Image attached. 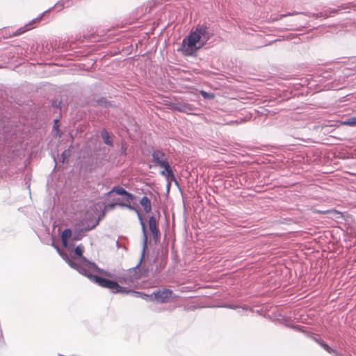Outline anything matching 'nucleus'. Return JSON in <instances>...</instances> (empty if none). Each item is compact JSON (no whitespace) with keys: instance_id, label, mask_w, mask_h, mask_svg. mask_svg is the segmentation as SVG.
I'll list each match as a JSON object with an SVG mask.
<instances>
[{"instance_id":"15","label":"nucleus","mask_w":356,"mask_h":356,"mask_svg":"<svg viewBox=\"0 0 356 356\" xmlns=\"http://www.w3.org/2000/svg\"><path fill=\"white\" fill-rule=\"evenodd\" d=\"M200 94L204 99H213L215 97V95L213 93H209L204 90H201Z\"/></svg>"},{"instance_id":"1","label":"nucleus","mask_w":356,"mask_h":356,"mask_svg":"<svg viewBox=\"0 0 356 356\" xmlns=\"http://www.w3.org/2000/svg\"><path fill=\"white\" fill-rule=\"evenodd\" d=\"M211 35L206 26L197 27L195 31H191L189 35L182 42V51L185 56L193 55L200 49Z\"/></svg>"},{"instance_id":"3","label":"nucleus","mask_w":356,"mask_h":356,"mask_svg":"<svg viewBox=\"0 0 356 356\" xmlns=\"http://www.w3.org/2000/svg\"><path fill=\"white\" fill-rule=\"evenodd\" d=\"M113 193H116L118 195H120L124 196L126 203L113 204L109 205L110 208H111V209L114 208L115 206L117 205V204H118L120 206H122V207H127L129 208H131L130 204L133 201V200L134 199V196L131 193H129L128 191H127L123 188L119 187V186L118 187H114L112 190H111L108 193V195H110L111 194H112Z\"/></svg>"},{"instance_id":"14","label":"nucleus","mask_w":356,"mask_h":356,"mask_svg":"<svg viewBox=\"0 0 356 356\" xmlns=\"http://www.w3.org/2000/svg\"><path fill=\"white\" fill-rule=\"evenodd\" d=\"M58 251L60 254V256H62V257L67 261V263L72 267V268H76V265L72 261H71L66 254H63L59 249H58Z\"/></svg>"},{"instance_id":"4","label":"nucleus","mask_w":356,"mask_h":356,"mask_svg":"<svg viewBox=\"0 0 356 356\" xmlns=\"http://www.w3.org/2000/svg\"><path fill=\"white\" fill-rule=\"evenodd\" d=\"M95 280L99 286L107 288L113 293H121L124 291L123 288L115 281L98 276H95Z\"/></svg>"},{"instance_id":"10","label":"nucleus","mask_w":356,"mask_h":356,"mask_svg":"<svg viewBox=\"0 0 356 356\" xmlns=\"http://www.w3.org/2000/svg\"><path fill=\"white\" fill-rule=\"evenodd\" d=\"M72 236V231L70 229H65L63 230L61 234V241L64 246H67L68 240Z\"/></svg>"},{"instance_id":"19","label":"nucleus","mask_w":356,"mask_h":356,"mask_svg":"<svg viewBox=\"0 0 356 356\" xmlns=\"http://www.w3.org/2000/svg\"><path fill=\"white\" fill-rule=\"evenodd\" d=\"M69 154H70V152H69V151H65V152L62 154V157L63 158V161L65 160V159L66 158V156H67Z\"/></svg>"},{"instance_id":"5","label":"nucleus","mask_w":356,"mask_h":356,"mask_svg":"<svg viewBox=\"0 0 356 356\" xmlns=\"http://www.w3.org/2000/svg\"><path fill=\"white\" fill-rule=\"evenodd\" d=\"M147 271L143 270L139 266H137L133 268H130L127 270L126 277L129 282H133L138 280L143 277L147 276Z\"/></svg>"},{"instance_id":"9","label":"nucleus","mask_w":356,"mask_h":356,"mask_svg":"<svg viewBox=\"0 0 356 356\" xmlns=\"http://www.w3.org/2000/svg\"><path fill=\"white\" fill-rule=\"evenodd\" d=\"M314 340L329 353H334L337 356H342L341 354H339L336 350L326 344L323 340L317 339H315Z\"/></svg>"},{"instance_id":"12","label":"nucleus","mask_w":356,"mask_h":356,"mask_svg":"<svg viewBox=\"0 0 356 356\" xmlns=\"http://www.w3.org/2000/svg\"><path fill=\"white\" fill-rule=\"evenodd\" d=\"M177 109V111H179L180 112L186 113H189L194 110L193 107L191 105L188 104H184L183 105H181Z\"/></svg>"},{"instance_id":"18","label":"nucleus","mask_w":356,"mask_h":356,"mask_svg":"<svg viewBox=\"0 0 356 356\" xmlns=\"http://www.w3.org/2000/svg\"><path fill=\"white\" fill-rule=\"evenodd\" d=\"M317 213H324V214L325 213H340L339 212H338L335 209L327 210V211H317Z\"/></svg>"},{"instance_id":"11","label":"nucleus","mask_w":356,"mask_h":356,"mask_svg":"<svg viewBox=\"0 0 356 356\" xmlns=\"http://www.w3.org/2000/svg\"><path fill=\"white\" fill-rule=\"evenodd\" d=\"M102 138L105 144L110 145V146L113 145V141L111 139L109 134L106 130L104 129L102 131Z\"/></svg>"},{"instance_id":"6","label":"nucleus","mask_w":356,"mask_h":356,"mask_svg":"<svg viewBox=\"0 0 356 356\" xmlns=\"http://www.w3.org/2000/svg\"><path fill=\"white\" fill-rule=\"evenodd\" d=\"M173 292L172 290L168 289H163L154 291L151 296H154V299L161 303H165L169 302L172 298Z\"/></svg>"},{"instance_id":"7","label":"nucleus","mask_w":356,"mask_h":356,"mask_svg":"<svg viewBox=\"0 0 356 356\" xmlns=\"http://www.w3.org/2000/svg\"><path fill=\"white\" fill-rule=\"evenodd\" d=\"M149 228L154 238L158 237L159 229L157 228V222L154 216H151L148 221Z\"/></svg>"},{"instance_id":"17","label":"nucleus","mask_w":356,"mask_h":356,"mask_svg":"<svg viewBox=\"0 0 356 356\" xmlns=\"http://www.w3.org/2000/svg\"><path fill=\"white\" fill-rule=\"evenodd\" d=\"M29 29H26L25 27H22V28H20L18 30H17L13 34V36H16V35H21L24 33H25L26 31H28Z\"/></svg>"},{"instance_id":"8","label":"nucleus","mask_w":356,"mask_h":356,"mask_svg":"<svg viewBox=\"0 0 356 356\" xmlns=\"http://www.w3.org/2000/svg\"><path fill=\"white\" fill-rule=\"evenodd\" d=\"M140 205L143 207L144 211L146 213H149L152 211V204L150 200L147 197L144 196L140 201Z\"/></svg>"},{"instance_id":"2","label":"nucleus","mask_w":356,"mask_h":356,"mask_svg":"<svg viewBox=\"0 0 356 356\" xmlns=\"http://www.w3.org/2000/svg\"><path fill=\"white\" fill-rule=\"evenodd\" d=\"M152 159L153 161L156 163L161 168H164L166 172V174L164 171L161 172L163 175H166L168 177H173L172 170L168 163V159L165 155V154L159 150L154 151L152 153Z\"/></svg>"},{"instance_id":"13","label":"nucleus","mask_w":356,"mask_h":356,"mask_svg":"<svg viewBox=\"0 0 356 356\" xmlns=\"http://www.w3.org/2000/svg\"><path fill=\"white\" fill-rule=\"evenodd\" d=\"M340 124L351 127L356 126V117H351L345 121H341Z\"/></svg>"},{"instance_id":"16","label":"nucleus","mask_w":356,"mask_h":356,"mask_svg":"<svg viewBox=\"0 0 356 356\" xmlns=\"http://www.w3.org/2000/svg\"><path fill=\"white\" fill-rule=\"evenodd\" d=\"M83 247L79 245L77 247L75 248L74 249V253L76 254V255H77L78 257H82L83 256Z\"/></svg>"}]
</instances>
